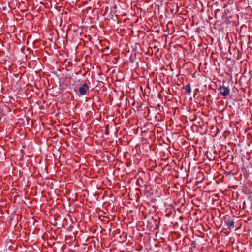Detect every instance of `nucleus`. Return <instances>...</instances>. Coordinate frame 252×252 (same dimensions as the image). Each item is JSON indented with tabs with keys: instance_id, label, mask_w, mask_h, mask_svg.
Masks as SVG:
<instances>
[{
	"instance_id": "f257e3e1",
	"label": "nucleus",
	"mask_w": 252,
	"mask_h": 252,
	"mask_svg": "<svg viewBox=\"0 0 252 252\" xmlns=\"http://www.w3.org/2000/svg\"><path fill=\"white\" fill-rule=\"evenodd\" d=\"M89 90V86L86 83H84L80 86L78 89V95H85L86 94L87 91Z\"/></svg>"
},
{
	"instance_id": "f03ea898",
	"label": "nucleus",
	"mask_w": 252,
	"mask_h": 252,
	"mask_svg": "<svg viewBox=\"0 0 252 252\" xmlns=\"http://www.w3.org/2000/svg\"><path fill=\"white\" fill-rule=\"evenodd\" d=\"M220 93L221 95L227 97L230 94V89L228 87L224 86L223 85L220 86L219 88Z\"/></svg>"
},
{
	"instance_id": "7ed1b4c3",
	"label": "nucleus",
	"mask_w": 252,
	"mask_h": 252,
	"mask_svg": "<svg viewBox=\"0 0 252 252\" xmlns=\"http://www.w3.org/2000/svg\"><path fill=\"white\" fill-rule=\"evenodd\" d=\"M225 223L229 228H233L235 227L234 220L232 219H227L225 221Z\"/></svg>"
},
{
	"instance_id": "20e7f679",
	"label": "nucleus",
	"mask_w": 252,
	"mask_h": 252,
	"mask_svg": "<svg viewBox=\"0 0 252 252\" xmlns=\"http://www.w3.org/2000/svg\"><path fill=\"white\" fill-rule=\"evenodd\" d=\"M184 88L186 91L189 94H190L191 89L190 85L189 83L185 86Z\"/></svg>"
}]
</instances>
